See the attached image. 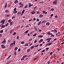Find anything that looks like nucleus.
I'll return each mask as SVG.
<instances>
[{"instance_id": "1", "label": "nucleus", "mask_w": 64, "mask_h": 64, "mask_svg": "<svg viewBox=\"0 0 64 64\" xmlns=\"http://www.w3.org/2000/svg\"><path fill=\"white\" fill-rule=\"evenodd\" d=\"M5 20L4 19L2 20H1L0 22V23H2V24H0L1 26L2 25H3L4 24V23H5Z\"/></svg>"}, {"instance_id": "2", "label": "nucleus", "mask_w": 64, "mask_h": 64, "mask_svg": "<svg viewBox=\"0 0 64 64\" xmlns=\"http://www.w3.org/2000/svg\"><path fill=\"white\" fill-rule=\"evenodd\" d=\"M57 0H54L53 2L54 4H56V2H57Z\"/></svg>"}, {"instance_id": "3", "label": "nucleus", "mask_w": 64, "mask_h": 64, "mask_svg": "<svg viewBox=\"0 0 64 64\" xmlns=\"http://www.w3.org/2000/svg\"><path fill=\"white\" fill-rule=\"evenodd\" d=\"M18 2V1L17 0H15L14 3L15 4H16V3H17Z\"/></svg>"}, {"instance_id": "4", "label": "nucleus", "mask_w": 64, "mask_h": 64, "mask_svg": "<svg viewBox=\"0 0 64 64\" xmlns=\"http://www.w3.org/2000/svg\"><path fill=\"white\" fill-rule=\"evenodd\" d=\"M52 39V38H48L46 39V40H51Z\"/></svg>"}, {"instance_id": "5", "label": "nucleus", "mask_w": 64, "mask_h": 64, "mask_svg": "<svg viewBox=\"0 0 64 64\" xmlns=\"http://www.w3.org/2000/svg\"><path fill=\"white\" fill-rule=\"evenodd\" d=\"M19 5H22V6H23L24 4H22V3L20 2L19 3Z\"/></svg>"}, {"instance_id": "6", "label": "nucleus", "mask_w": 64, "mask_h": 64, "mask_svg": "<svg viewBox=\"0 0 64 64\" xmlns=\"http://www.w3.org/2000/svg\"><path fill=\"white\" fill-rule=\"evenodd\" d=\"M13 13L14 14H15L16 13H17V11H16V10L14 11L13 12Z\"/></svg>"}, {"instance_id": "7", "label": "nucleus", "mask_w": 64, "mask_h": 64, "mask_svg": "<svg viewBox=\"0 0 64 64\" xmlns=\"http://www.w3.org/2000/svg\"><path fill=\"white\" fill-rule=\"evenodd\" d=\"M13 31H14V30L12 29L11 30V31L10 32V34H11V33H12V32H13Z\"/></svg>"}, {"instance_id": "8", "label": "nucleus", "mask_w": 64, "mask_h": 64, "mask_svg": "<svg viewBox=\"0 0 64 64\" xmlns=\"http://www.w3.org/2000/svg\"><path fill=\"white\" fill-rule=\"evenodd\" d=\"M46 25H50V23H49V22H48L46 23Z\"/></svg>"}, {"instance_id": "9", "label": "nucleus", "mask_w": 64, "mask_h": 64, "mask_svg": "<svg viewBox=\"0 0 64 64\" xmlns=\"http://www.w3.org/2000/svg\"><path fill=\"white\" fill-rule=\"evenodd\" d=\"M31 6V4L30 3H29V7H30Z\"/></svg>"}, {"instance_id": "10", "label": "nucleus", "mask_w": 64, "mask_h": 64, "mask_svg": "<svg viewBox=\"0 0 64 64\" xmlns=\"http://www.w3.org/2000/svg\"><path fill=\"white\" fill-rule=\"evenodd\" d=\"M7 3H6L5 4V6L4 7V8H6V7H7Z\"/></svg>"}, {"instance_id": "11", "label": "nucleus", "mask_w": 64, "mask_h": 64, "mask_svg": "<svg viewBox=\"0 0 64 64\" xmlns=\"http://www.w3.org/2000/svg\"><path fill=\"white\" fill-rule=\"evenodd\" d=\"M34 48V46H32L30 48V49H33V48Z\"/></svg>"}, {"instance_id": "12", "label": "nucleus", "mask_w": 64, "mask_h": 64, "mask_svg": "<svg viewBox=\"0 0 64 64\" xmlns=\"http://www.w3.org/2000/svg\"><path fill=\"white\" fill-rule=\"evenodd\" d=\"M41 21H40L39 22H38V25H39L41 24Z\"/></svg>"}, {"instance_id": "13", "label": "nucleus", "mask_w": 64, "mask_h": 64, "mask_svg": "<svg viewBox=\"0 0 64 64\" xmlns=\"http://www.w3.org/2000/svg\"><path fill=\"white\" fill-rule=\"evenodd\" d=\"M0 33H3V30H2L0 31Z\"/></svg>"}, {"instance_id": "14", "label": "nucleus", "mask_w": 64, "mask_h": 64, "mask_svg": "<svg viewBox=\"0 0 64 64\" xmlns=\"http://www.w3.org/2000/svg\"><path fill=\"white\" fill-rule=\"evenodd\" d=\"M14 43H12L10 44V46H12V45H14Z\"/></svg>"}, {"instance_id": "15", "label": "nucleus", "mask_w": 64, "mask_h": 64, "mask_svg": "<svg viewBox=\"0 0 64 64\" xmlns=\"http://www.w3.org/2000/svg\"><path fill=\"white\" fill-rule=\"evenodd\" d=\"M28 31H29V30H27L25 32V34H26V33H28Z\"/></svg>"}, {"instance_id": "16", "label": "nucleus", "mask_w": 64, "mask_h": 64, "mask_svg": "<svg viewBox=\"0 0 64 64\" xmlns=\"http://www.w3.org/2000/svg\"><path fill=\"white\" fill-rule=\"evenodd\" d=\"M18 49V48L17 47H16L14 49V50H17Z\"/></svg>"}, {"instance_id": "17", "label": "nucleus", "mask_w": 64, "mask_h": 64, "mask_svg": "<svg viewBox=\"0 0 64 64\" xmlns=\"http://www.w3.org/2000/svg\"><path fill=\"white\" fill-rule=\"evenodd\" d=\"M24 12H25V10H23L22 11V13H24Z\"/></svg>"}, {"instance_id": "18", "label": "nucleus", "mask_w": 64, "mask_h": 64, "mask_svg": "<svg viewBox=\"0 0 64 64\" xmlns=\"http://www.w3.org/2000/svg\"><path fill=\"white\" fill-rule=\"evenodd\" d=\"M21 12H19L18 13V14H21Z\"/></svg>"}, {"instance_id": "19", "label": "nucleus", "mask_w": 64, "mask_h": 64, "mask_svg": "<svg viewBox=\"0 0 64 64\" xmlns=\"http://www.w3.org/2000/svg\"><path fill=\"white\" fill-rule=\"evenodd\" d=\"M16 34V32H14V34H13V35H15V34Z\"/></svg>"}, {"instance_id": "20", "label": "nucleus", "mask_w": 64, "mask_h": 64, "mask_svg": "<svg viewBox=\"0 0 64 64\" xmlns=\"http://www.w3.org/2000/svg\"><path fill=\"white\" fill-rule=\"evenodd\" d=\"M43 17V15H40V18H41Z\"/></svg>"}, {"instance_id": "21", "label": "nucleus", "mask_w": 64, "mask_h": 64, "mask_svg": "<svg viewBox=\"0 0 64 64\" xmlns=\"http://www.w3.org/2000/svg\"><path fill=\"white\" fill-rule=\"evenodd\" d=\"M54 9L53 8H52L50 9V11H54Z\"/></svg>"}, {"instance_id": "22", "label": "nucleus", "mask_w": 64, "mask_h": 64, "mask_svg": "<svg viewBox=\"0 0 64 64\" xmlns=\"http://www.w3.org/2000/svg\"><path fill=\"white\" fill-rule=\"evenodd\" d=\"M5 26H5L4 25H3V26H2V28H4V27H5Z\"/></svg>"}, {"instance_id": "23", "label": "nucleus", "mask_w": 64, "mask_h": 64, "mask_svg": "<svg viewBox=\"0 0 64 64\" xmlns=\"http://www.w3.org/2000/svg\"><path fill=\"white\" fill-rule=\"evenodd\" d=\"M8 22H9V23H10V22H11V20H9L8 21Z\"/></svg>"}, {"instance_id": "24", "label": "nucleus", "mask_w": 64, "mask_h": 64, "mask_svg": "<svg viewBox=\"0 0 64 64\" xmlns=\"http://www.w3.org/2000/svg\"><path fill=\"white\" fill-rule=\"evenodd\" d=\"M35 13H36V12H32V14H35Z\"/></svg>"}, {"instance_id": "25", "label": "nucleus", "mask_w": 64, "mask_h": 64, "mask_svg": "<svg viewBox=\"0 0 64 64\" xmlns=\"http://www.w3.org/2000/svg\"><path fill=\"white\" fill-rule=\"evenodd\" d=\"M36 35H37V34H36L33 35V36L34 37H35V36H36Z\"/></svg>"}, {"instance_id": "26", "label": "nucleus", "mask_w": 64, "mask_h": 64, "mask_svg": "<svg viewBox=\"0 0 64 64\" xmlns=\"http://www.w3.org/2000/svg\"><path fill=\"white\" fill-rule=\"evenodd\" d=\"M30 51V49H28V52H29Z\"/></svg>"}, {"instance_id": "27", "label": "nucleus", "mask_w": 64, "mask_h": 64, "mask_svg": "<svg viewBox=\"0 0 64 64\" xmlns=\"http://www.w3.org/2000/svg\"><path fill=\"white\" fill-rule=\"evenodd\" d=\"M27 57V55H25L23 56V58H25V57Z\"/></svg>"}, {"instance_id": "28", "label": "nucleus", "mask_w": 64, "mask_h": 64, "mask_svg": "<svg viewBox=\"0 0 64 64\" xmlns=\"http://www.w3.org/2000/svg\"><path fill=\"white\" fill-rule=\"evenodd\" d=\"M47 34H49V35H50V32H48L47 33Z\"/></svg>"}, {"instance_id": "29", "label": "nucleus", "mask_w": 64, "mask_h": 64, "mask_svg": "<svg viewBox=\"0 0 64 64\" xmlns=\"http://www.w3.org/2000/svg\"><path fill=\"white\" fill-rule=\"evenodd\" d=\"M19 36H17V39H19Z\"/></svg>"}, {"instance_id": "30", "label": "nucleus", "mask_w": 64, "mask_h": 64, "mask_svg": "<svg viewBox=\"0 0 64 64\" xmlns=\"http://www.w3.org/2000/svg\"><path fill=\"white\" fill-rule=\"evenodd\" d=\"M38 37H40V38H42L43 36H38Z\"/></svg>"}, {"instance_id": "31", "label": "nucleus", "mask_w": 64, "mask_h": 64, "mask_svg": "<svg viewBox=\"0 0 64 64\" xmlns=\"http://www.w3.org/2000/svg\"><path fill=\"white\" fill-rule=\"evenodd\" d=\"M17 9L16 8H15L14 9V11H16V10Z\"/></svg>"}, {"instance_id": "32", "label": "nucleus", "mask_w": 64, "mask_h": 64, "mask_svg": "<svg viewBox=\"0 0 64 64\" xmlns=\"http://www.w3.org/2000/svg\"><path fill=\"white\" fill-rule=\"evenodd\" d=\"M37 28L36 27H34V29H35V30H36H36H37Z\"/></svg>"}, {"instance_id": "33", "label": "nucleus", "mask_w": 64, "mask_h": 64, "mask_svg": "<svg viewBox=\"0 0 64 64\" xmlns=\"http://www.w3.org/2000/svg\"><path fill=\"white\" fill-rule=\"evenodd\" d=\"M27 6H26L25 7H24V8H27Z\"/></svg>"}, {"instance_id": "34", "label": "nucleus", "mask_w": 64, "mask_h": 64, "mask_svg": "<svg viewBox=\"0 0 64 64\" xmlns=\"http://www.w3.org/2000/svg\"><path fill=\"white\" fill-rule=\"evenodd\" d=\"M6 27H7V26H8V23H7L6 24Z\"/></svg>"}, {"instance_id": "35", "label": "nucleus", "mask_w": 64, "mask_h": 64, "mask_svg": "<svg viewBox=\"0 0 64 64\" xmlns=\"http://www.w3.org/2000/svg\"><path fill=\"white\" fill-rule=\"evenodd\" d=\"M55 18H58V16H55Z\"/></svg>"}, {"instance_id": "36", "label": "nucleus", "mask_w": 64, "mask_h": 64, "mask_svg": "<svg viewBox=\"0 0 64 64\" xmlns=\"http://www.w3.org/2000/svg\"><path fill=\"white\" fill-rule=\"evenodd\" d=\"M42 22L43 23H45L46 22V21L45 20L43 21Z\"/></svg>"}, {"instance_id": "37", "label": "nucleus", "mask_w": 64, "mask_h": 64, "mask_svg": "<svg viewBox=\"0 0 64 64\" xmlns=\"http://www.w3.org/2000/svg\"><path fill=\"white\" fill-rule=\"evenodd\" d=\"M3 46H4V44H2L1 46V47H2V48H3Z\"/></svg>"}, {"instance_id": "38", "label": "nucleus", "mask_w": 64, "mask_h": 64, "mask_svg": "<svg viewBox=\"0 0 64 64\" xmlns=\"http://www.w3.org/2000/svg\"><path fill=\"white\" fill-rule=\"evenodd\" d=\"M6 48L5 46H3V47L2 48Z\"/></svg>"}, {"instance_id": "39", "label": "nucleus", "mask_w": 64, "mask_h": 64, "mask_svg": "<svg viewBox=\"0 0 64 64\" xmlns=\"http://www.w3.org/2000/svg\"><path fill=\"white\" fill-rule=\"evenodd\" d=\"M54 15L53 14H51V16H50L51 17H52V16H53Z\"/></svg>"}, {"instance_id": "40", "label": "nucleus", "mask_w": 64, "mask_h": 64, "mask_svg": "<svg viewBox=\"0 0 64 64\" xmlns=\"http://www.w3.org/2000/svg\"><path fill=\"white\" fill-rule=\"evenodd\" d=\"M12 22H11L10 23V25H12Z\"/></svg>"}, {"instance_id": "41", "label": "nucleus", "mask_w": 64, "mask_h": 64, "mask_svg": "<svg viewBox=\"0 0 64 64\" xmlns=\"http://www.w3.org/2000/svg\"><path fill=\"white\" fill-rule=\"evenodd\" d=\"M53 53V52H51L50 53V55H52Z\"/></svg>"}, {"instance_id": "42", "label": "nucleus", "mask_w": 64, "mask_h": 64, "mask_svg": "<svg viewBox=\"0 0 64 64\" xmlns=\"http://www.w3.org/2000/svg\"><path fill=\"white\" fill-rule=\"evenodd\" d=\"M14 18H15V16H14L13 17H12V19H13Z\"/></svg>"}, {"instance_id": "43", "label": "nucleus", "mask_w": 64, "mask_h": 64, "mask_svg": "<svg viewBox=\"0 0 64 64\" xmlns=\"http://www.w3.org/2000/svg\"><path fill=\"white\" fill-rule=\"evenodd\" d=\"M64 44V42L60 44L61 45H63V44Z\"/></svg>"}, {"instance_id": "44", "label": "nucleus", "mask_w": 64, "mask_h": 64, "mask_svg": "<svg viewBox=\"0 0 64 64\" xmlns=\"http://www.w3.org/2000/svg\"><path fill=\"white\" fill-rule=\"evenodd\" d=\"M44 51H45V50H44L42 52H44Z\"/></svg>"}, {"instance_id": "45", "label": "nucleus", "mask_w": 64, "mask_h": 64, "mask_svg": "<svg viewBox=\"0 0 64 64\" xmlns=\"http://www.w3.org/2000/svg\"><path fill=\"white\" fill-rule=\"evenodd\" d=\"M21 43H22V44H24V42H21Z\"/></svg>"}, {"instance_id": "46", "label": "nucleus", "mask_w": 64, "mask_h": 64, "mask_svg": "<svg viewBox=\"0 0 64 64\" xmlns=\"http://www.w3.org/2000/svg\"><path fill=\"white\" fill-rule=\"evenodd\" d=\"M37 21H38H38H39V19H37Z\"/></svg>"}, {"instance_id": "47", "label": "nucleus", "mask_w": 64, "mask_h": 64, "mask_svg": "<svg viewBox=\"0 0 64 64\" xmlns=\"http://www.w3.org/2000/svg\"><path fill=\"white\" fill-rule=\"evenodd\" d=\"M53 57L54 58H55V54H54Z\"/></svg>"}, {"instance_id": "48", "label": "nucleus", "mask_w": 64, "mask_h": 64, "mask_svg": "<svg viewBox=\"0 0 64 64\" xmlns=\"http://www.w3.org/2000/svg\"><path fill=\"white\" fill-rule=\"evenodd\" d=\"M41 50V48H40L39 50H38V52H39V51H40Z\"/></svg>"}, {"instance_id": "49", "label": "nucleus", "mask_w": 64, "mask_h": 64, "mask_svg": "<svg viewBox=\"0 0 64 64\" xmlns=\"http://www.w3.org/2000/svg\"><path fill=\"white\" fill-rule=\"evenodd\" d=\"M40 40L41 41V42H42L43 41V40L41 39Z\"/></svg>"}, {"instance_id": "50", "label": "nucleus", "mask_w": 64, "mask_h": 64, "mask_svg": "<svg viewBox=\"0 0 64 64\" xmlns=\"http://www.w3.org/2000/svg\"><path fill=\"white\" fill-rule=\"evenodd\" d=\"M39 46V45H36L35 46V47H37V46Z\"/></svg>"}, {"instance_id": "51", "label": "nucleus", "mask_w": 64, "mask_h": 64, "mask_svg": "<svg viewBox=\"0 0 64 64\" xmlns=\"http://www.w3.org/2000/svg\"><path fill=\"white\" fill-rule=\"evenodd\" d=\"M39 13H40L39 12V11L38 12H36V13H37V14H39Z\"/></svg>"}, {"instance_id": "52", "label": "nucleus", "mask_w": 64, "mask_h": 64, "mask_svg": "<svg viewBox=\"0 0 64 64\" xmlns=\"http://www.w3.org/2000/svg\"><path fill=\"white\" fill-rule=\"evenodd\" d=\"M10 16V14H8V15H6V16H7V17H9V16Z\"/></svg>"}, {"instance_id": "53", "label": "nucleus", "mask_w": 64, "mask_h": 64, "mask_svg": "<svg viewBox=\"0 0 64 64\" xmlns=\"http://www.w3.org/2000/svg\"><path fill=\"white\" fill-rule=\"evenodd\" d=\"M18 51V52H20V48H19Z\"/></svg>"}, {"instance_id": "54", "label": "nucleus", "mask_w": 64, "mask_h": 64, "mask_svg": "<svg viewBox=\"0 0 64 64\" xmlns=\"http://www.w3.org/2000/svg\"><path fill=\"white\" fill-rule=\"evenodd\" d=\"M14 44H15V41H14Z\"/></svg>"}, {"instance_id": "55", "label": "nucleus", "mask_w": 64, "mask_h": 64, "mask_svg": "<svg viewBox=\"0 0 64 64\" xmlns=\"http://www.w3.org/2000/svg\"><path fill=\"white\" fill-rule=\"evenodd\" d=\"M28 46V44H26L25 46Z\"/></svg>"}, {"instance_id": "56", "label": "nucleus", "mask_w": 64, "mask_h": 64, "mask_svg": "<svg viewBox=\"0 0 64 64\" xmlns=\"http://www.w3.org/2000/svg\"><path fill=\"white\" fill-rule=\"evenodd\" d=\"M37 42V40H35L34 41V43H36Z\"/></svg>"}, {"instance_id": "57", "label": "nucleus", "mask_w": 64, "mask_h": 64, "mask_svg": "<svg viewBox=\"0 0 64 64\" xmlns=\"http://www.w3.org/2000/svg\"><path fill=\"white\" fill-rule=\"evenodd\" d=\"M40 46H42V44H41L40 45Z\"/></svg>"}, {"instance_id": "58", "label": "nucleus", "mask_w": 64, "mask_h": 64, "mask_svg": "<svg viewBox=\"0 0 64 64\" xmlns=\"http://www.w3.org/2000/svg\"><path fill=\"white\" fill-rule=\"evenodd\" d=\"M5 39L4 38V40L3 41L4 42H5L6 41V40H5Z\"/></svg>"}, {"instance_id": "59", "label": "nucleus", "mask_w": 64, "mask_h": 64, "mask_svg": "<svg viewBox=\"0 0 64 64\" xmlns=\"http://www.w3.org/2000/svg\"><path fill=\"white\" fill-rule=\"evenodd\" d=\"M22 6V5H20V6L19 7V8H21V7Z\"/></svg>"}, {"instance_id": "60", "label": "nucleus", "mask_w": 64, "mask_h": 64, "mask_svg": "<svg viewBox=\"0 0 64 64\" xmlns=\"http://www.w3.org/2000/svg\"><path fill=\"white\" fill-rule=\"evenodd\" d=\"M34 21H35V20H36V18H34Z\"/></svg>"}, {"instance_id": "61", "label": "nucleus", "mask_w": 64, "mask_h": 64, "mask_svg": "<svg viewBox=\"0 0 64 64\" xmlns=\"http://www.w3.org/2000/svg\"><path fill=\"white\" fill-rule=\"evenodd\" d=\"M52 36H53V37H54V34H53L51 36L52 37Z\"/></svg>"}, {"instance_id": "62", "label": "nucleus", "mask_w": 64, "mask_h": 64, "mask_svg": "<svg viewBox=\"0 0 64 64\" xmlns=\"http://www.w3.org/2000/svg\"><path fill=\"white\" fill-rule=\"evenodd\" d=\"M14 55H16V52H14Z\"/></svg>"}, {"instance_id": "63", "label": "nucleus", "mask_w": 64, "mask_h": 64, "mask_svg": "<svg viewBox=\"0 0 64 64\" xmlns=\"http://www.w3.org/2000/svg\"><path fill=\"white\" fill-rule=\"evenodd\" d=\"M43 13H45V11H43Z\"/></svg>"}, {"instance_id": "64", "label": "nucleus", "mask_w": 64, "mask_h": 64, "mask_svg": "<svg viewBox=\"0 0 64 64\" xmlns=\"http://www.w3.org/2000/svg\"><path fill=\"white\" fill-rule=\"evenodd\" d=\"M24 59L23 58H22L21 60H24Z\"/></svg>"}]
</instances>
